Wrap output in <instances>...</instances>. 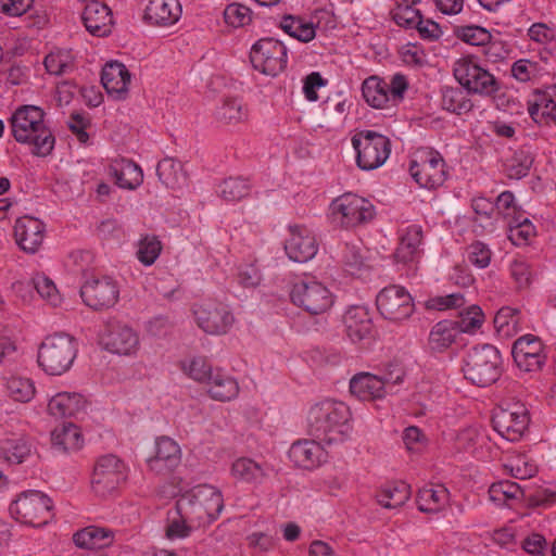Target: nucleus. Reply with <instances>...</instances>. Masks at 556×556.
<instances>
[{
    "label": "nucleus",
    "mask_w": 556,
    "mask_h": 556,
    "mask_svg": "<svg viewBox=\"0 0 556 556\" xmlns=\"http://www.w3.org/2000/svg\"><path fill=\"white\" fill-rule=\"evenodd\" d=\"M350 419V408L344 403L326 400L309 408L307 432L327 445L341 444L351 438Z\"/></svg>",
    "instance_id": "f257e3e1"
},
{
    "label": "nucleus",
    "mask_w": 556,
    "mask_h": 556,
    "mask_svg": "<svg viewBox=\"0 0 556 556\" xmlns=\"http://www.w3.org/2000/svg\"><path fill=\"white\" fill-rule=\"evenodd\" d=\"M11 131L20 143L31 146L37 156L51 154L55 138L45 123V112L39 106L23 105L15 110L10 118Z\"/></svg>",
    "instance_id": "f03ea898"
},
{
    "label": "nucleus",
    "mask_w": 556,
    "mask_h": 556,
    "mask_svg": "<svg viewBox=\"0 0 556 556\" xmlns=\"http://www.w3.org/2000/svg\"><path fill=\"white\" fill-rule=\"evenodd\" d=\"M502 357L498 350L491 344H482L470 349L463 365L466 379L478 387H488L501 376Z\"/></svg>",
    "instance_id": "7ed1b4c3"
},
{
    "label": "nucleus",
    "mask_w": 556,
    "mask_h": 556,
    "mask_svg": "<svg viewBox=\"0 0 556 556\" xmlns=\"http://www.w3.org/2000/svg\"><path fill=\"white\" fill-rule=\"evenodd\" d=\"M77 355L75 339L66 333L49 336L38 351V364L49 375L67 371Z\"/></svg>",
    "instance_id": "20e7f679"
},
{
    "label": "nucleus",
    "mask_w": 556,
    "mask_h": 556,
    "mask_svg": "<svg viewBox=\"0 0 556 556\" xmlns=\"http://www.w3.org/2000/svg\"><path fill=\"white\" fill-rule=\"evenodd\" d=\"M9 513L21 523L42 527L52 519V502L42 492L28 490L10 504Z\"/></svg>",
    "instance_id": "39448f33"
},
{
    "label": "nucleus",
    "mask_w": 556,
    "mask_h": 556,
    "mask_svg": "<svg viewBox=\"0 0 556 556\" xmlns=\"http://www.w3.org/2000/svg\"><path fill=\"white\" fill-rule=\"evenodd\" d=\"M332 222L350 229L369 223L376 215L374 204L354 193H344L330 204Z\"/></svg>",
    "instance_id": "423d86ee"
},
{
    "label": "nucleus",
    "mask_w": 556,
    "mask_h": 556,
    "mask_svg": "<svg viewBox=\"0 0 556 556\" xmlns=\"http://www.w3.org/2000/svg\"><path fill=\"white\" fill-rule=\"evenodd\" d=\"M356 151V164L363 170H374L382 166L391 153L390 139L372 130H363L352 137Z\"/></svg>",
    "instance_id": "0eeeda50"
},
{
    "label": "nucleus",
    "mask_w": 556,
    "mask_h": 556,
    "mask_svg": "<svg viewBox=\"0 0 556 556\" xmlns=\"http://www.w3.org/2000/svg\"><path fill=\"white\" fill-rule=\"evenodd\" d=\"M409 173L420 187L428 189L440 187L446 179L444 159L433 149H418L410 161Z\"/></svg>",
    "instance_id": "6e6552de"
},
{
    "label": "nucleus",
    "mask_w": 556,
    "mask_h": 556,
    "mask_svg": "<svg viewBox=\"0 0 556 556\" xmlns=\"http://www.w3.org/2000/svg\"><path fill=\"white\" fill-rule=\"evenodd\" d=\"M453 73L459 85L472 93L492 96L500 88L496 78L472 56L457 60Z\"/></svg>",
    "instance_id": "1a4fd4ad"
},
{
    "label": "nucleus",
    "mask_w": 556,
    "mask_h": 556,
    "mask_svg": "<svg viewBox=\"0 0 556 556\" xmlns=\"http://www.w3.org/2000/svg\"><path fill=\"white\" fill-rule=\"evenodd\" d=\"M291 301L312 315L326 313L334 302L333 294L321 282L316 280H301L293 285Z\"/></svg>",
    "instance_id": "9d476101"
},
{
    "label": "nucleus",
    "mask_w": 556,
    "mask_h": 556,
    "mask_svg": "<svg viewBox=\"0 0 556 556\" xmlns=\"http://www.w3.org/2000/svg\"><path fill=\"white\" fill-rule=\"evenodd\" d=\"M378 312L392 323H402L415 312V303L409 292L401 286L383 288L376 298Z\"/></svg>",
    "instance_id": "9b49d317"
},
{
    "label": "nucleus",
    "mask_w": 556,
    "mask_h": 556,
    "mask_svg": "<svg viewBox=\"0 0 556 556\" xmlns=\"http://www.w3.org/2000/svg\"><path fill=\"white\" fill-rule=\"evenodd\" d=\"M253 67L270 76L281 73L287 65V48L274 38H262L253 45L250 53Z\"/></svg>",
    "instance_id": "f8f14e48"
},
{
    "label": "nucleus",
    "mask_w": 556,
    "mask_h": 556,
    "mask_svg": "<svg viewBox=\"0 0 556 556\" xmlns=\"http://www.w3.org/2000/svg\"><path fill=\"white\" fill-rule=\"evenodd\" d=\"M84 303L94 311L113 307L119 298V287L110 276L91 277L80 287Z\"/></svg>",
    "instance_id": "ddd939ff"
},
{
    "label": "nucleus",
    "mask_w": 556,
    "mask_h": 556,
    "mask_svg": "<svg viewBox=\"0 0 556 556\" xmlns=\"http://www.w3.org/2000/svg\"><path fill=\"white\" fill-rule=\"evenodd\" d=\"M496 432L510 442L519 441L527 431L530 422L528 409L516 403L506 408H498L492 418Z\"/></svg>",
    "instance_id": "4468645a"
},
{
    "label": "nucleus",
    "mask_w": 556,
    "mask_h": 556,
    "mask_svg": "<svg viewBox=\"0 0 556 556\" xmlns=\"http://www.w3.org/2000/svg\"><path fill=\"white\" fill-rule=\"evenodd\" d=\"M126 479L124 463L115 455H104L100 457L94 466L92 473L93 491L105 496L115 491Z\"/></svg>",
    "instance_id": "2eb2a0df"
},
{
    "label": "nucleus",
    "mask_w": 556,
    "mask_h": 556,
    "mask_svg": "<svg viewBox=\"0 0 556 556\" xmlns=\"http://www.w3.org/2000/svg\"><path fill=\"white\" fill-rule=\"evenodd\" d=\"M198 326L208 334H225L233 325L235 317L222 302L207 301L194 309Z\"/></svg>",
    "instance_id": "dca6fc26"
},
{
    "label": "nucleus",
    "mask_w": 556,
    "mask_h": 556,
    "mask_svg": "<svg viewBox=\"0 0 556 556\" xmlns=\"http://www.w3.org/2000/svg\"><path fill=\"white\" fill-rule=\"evenodd\" d=\"M104 348L118 355H135L140 348L139 334L130 326L110 321L102 337Z\"/></svg>",
    "instance_id": "f3484780"
},
{
    "label": "nucleus",
    "mask_w": 556,
    "mask_h": 556,
    "mask_svg": "<svg viewBox=\"0 0 556 556\" xmlns=\"http://www.w3.org/2000/svg\"><path fill=\"white\" fill-rule=\"evenodd\" d=\"M181 462L180 446L168 437L157 438L154 455L147 459L151 472L166 477L169 476Z\"/></svg>",
    "instance_id": "a211bd4d"
},
{
    "label": "nucleus",
    "mask_w": 556,
    "mask_h": 556,
    "mask_svg": "<svg viewBox=\"0 0 556 556\" xmlns=\"http://www.w3.org/2000/svg\"><path fill=\"white\" fill-rule=\"evenodd\" d=\"M511 354L517 366L523 371H538L545 362L543 344L533 334H526L516 340Z\"/></svg>",
    "instance_id": "6ab92c4d"
},
{
    "label": "nucleus",
    "mask_w": 556,
    "mask_h": 556,
    "mask_svg": "<svg viewBox=\"0 0 556 556\" xmlns=\"http://www.w3.org/2000/svg\"><path fill=\"white\" fill-rule=\"evenodd\" d=\"M289 232L285 250L290 260L305 263L316 255L318 251L316 238L307 227L293 225L289 227Z\"/></svg>",
    "instance_id": "aec40b11"
},
{
    "label": "nucleus",
    "mask_w": 556,
    "mask_h": 556,
    "mask_svg": "<svg viewBox=\"0 0 556 556\" xmlns=\"http://www.w3.org/2000/svg\"><path fill=\"white\" fill-rule=\"evenodd\" d=\"M344 332L354 343L370 340L374 337V323L366 306L352 305L343 317Z\"/></svg>",
    "instance_id": "412c9836"
},
{
    "label": "nucleus",
    "mask_w": 556,
    "mask_h": 556,
    "mask_svg": "<svg viewBox=\"0 0 556 556\" xmlns=\"http://www.w3.org/2000/svg\"><path fill=\"white\" fill-rule=\"evenodd\" d=\"M182 9L178 0H148L143 21L151 26L168 27L181 17Z\"/></svg>",
    "instance_id": "4be33fe9"
},
{
    "label": "nucleus",
    "mask_w": 556,
    "mask_h": 556,
    "mask_svg": "<svg viewBox=\"0 0 556 556\" xmlns=\"http://www.w3.org/2000/svg\"><path fill=\"white\" fill-rule=\"evenodd\" d=\"M45 224L35 217L23 216L17 218L14 226V236L20 248L27 253H36L45 238Z\"/></svg>",
    "instance_id": "5701e85b"
},
{
    "label": "nucleus",
    "mask_w": 556,
    "mask_h": 556,
    "mask_svg": "<svg viewBox=\"0 0 556 556\" xmlns=\"http://www.w3.org/2000/svg\"><path fill=\"white\" fill-rule=\"evenodd\" d=\"M316 440H299L291 445L289 458L296 467L311 470L327 460V453Z\"/></svg>",
    "instance_id": "b1692460"
},
{
    "label": "nucleus",
    "mask_w": 556,
    "mask_h": 556,
    "mask_svg": "<svg viewBox=\"0 0 556 556\" xmlns=\"http://www.w3.org/2000/svg\"><path fill=\"white\" fill-rule=\"evenodd\" d=\"M81 18L86 29L93 36L104 37L112 30L111 9L97 0H91L86 4Z\"/></svg>",
    "instance_id": "393cba45"
},
{
    "label": "nucleus",
    "mask_w": 556,
    "mask_h": 556,
    "mask_svg": "<svg viewBox=\"0 0 556 556\" xmlns=\"http://www.w3.org/2000/svg\"><path fill=\"white\" fill-rule=\"evenodd\" d=\"M130 73L127 67L117 61L109 62L101 73V83L108 93L122 99L128 91Z\"/></svg>",
    "instance_id": "a878e982"
},
{
    "label": "nucleus",
    "mask_w": 556,
    "mask_h": 556,
    "mask_svg": "<svg viewBox=\"0 0 556 556\" xmlns=\"http://www.w3.org/2000/svg\"><path fill=\"white\" fill-rule=\"evenodd\" d=\"M424 231L420 225H409L401 230L400 243L395 251L397 262L408 263L415 261L421 254Z\"/></svg>",
    "instance_id": "bb28decb"
},
{
    "label": "nucleus",
    "mask_w": 556,
    "mask_h": 556,
    "mask_svg": "<svg viewBox=\"0 0 556 556\" xmlns=\"http://www.w3.org/2000/svg\"><path fill=\"white\" fill-rule=\"evenodd\" d=\"M386 380L370 372H359L350 381V390L353 395L362 401H374L386 395Z\"/></svg>",
    "instance_id": "cd10ccee"
},
{
    "label": "nucleus",
    "mask_w": 556,
    "mask_h": 556,
    "mask_svg": "<svg viewBox=\"0 0 556 556\" xmlns=\"http://www.w3.org/2000/svg\"><path fill=\"white\" fill-rule=\"evenodd\" d=\"M86 407V400L78 392H59L48 403V412L56 418L75 417Z\"/></svg>",
    "instance_id": "c85d7f7f"
},
{
    "label": "nucleus",
    "mask_w": 556,
    "mask_h": 556,
    "mask_svg": "<svg viewBox=\"0 0 556 556\" xmlns=\"http://www.w3.org/2000/svg\"><path fill=\"white\" fill-rule=\"evenodd\" d=\"M208 395L219 402L235 400L240 391L238 381L219 368H216L206 382Z\"/></svg>",
    "instance_id": "c756f323"
},
{
    "label": "nucleus",
    "mask_w": 556,
    "mask_h": 556,
    "mask_svg": "<svg viewBox=\"0 0 556 556\" xmlns=\"http://www.w3.org/2000/svg\"><path fill=\"white\" fill-rule=\"evenodd\" d=\"M198 527L193 521L187 519V515L181 510L180 504L176 501L175 506L167 510L164 532L166 539L174 541L186 539L191 535Z\"/></svg>",
    "instance_id": "7c9ffc66"
},
{
    "label": "nucleus",
    "mask_w": 556,
    "mask_h": 556,
    "mask_svg": "<svg viewBox=\"0 0 556 556\" xmlns=\"http://www.w3.org/2000/svg\"><path fill=\"white\" fill-rule=\"evenodd\" d=\"M110 174L115 184L123 189L135 190L143 181V173L139 165L130 160H121L110 166Z\"/></svg>",
    "instance_id": "2f4dec72"
},
{
    "label": "nucleus",
    "mask_w": 556,
    "mask_h": 556,
    "mask_svg": "<svg viewBox=\"0 0 556 556\" xmlns=\"http://www.w3.org/2000/svg\"><path fill=\"white\" fill-rule=\"evenodd\" d=\"M114 533L105 528L86 527L73 535L76 546L87 549H102L113 543Z\"/></svg>",
    "instance_id": "473e14b6"
},
{
    "label": "nucleus",
    "mask_w": 556,
    "mask_h": 556,
    "mask_svg": "<svg viewBox=\"0 0 556 556\" xmlns=\"http://www.w3.org/2000/svg\"><path fill=\"white\" fill-rule=\"evenodd\" d=\"M231 475L239 481L258 484L267 477V467L250 457H239L231 465Z\"/></svg>",
    "instance_id": "72a5a7b5"
},
{
    "label": "nucleus",
    "mask_w": 556,
    "mask_h": 556,
    "mask_svg": "<svg viewBox=\"0 0 556 556\" xmlns=\"http://www.w3.org/2000/svg\"><path fill=\"white\" fill-rule=\"evenodd\" d=\"M51 442L59 451L73 452L83 446L84 439L79 428L72 422H67L53 429Z\"/></svg>",
    "instance_id": "f704fd0d"
},
{
    "label": "nucleus",
    "mask_w": 556,
    "mask_h": 556,
    "mask_svg": "<svg viewBox=\"0 0 556 556\" xmlns=\"http://www.w3.org/2000/svg\"><path fill=\"white\" fill-rule=\"evenodd\" d=\"M279 28L301 42H309L316 36L314 23L302 16L283 15L279 22Z\"/></svg>",
    "instance_id": "c9c22d12"
},
{
    "label": "nucleus",
    "mask_w": 556,
    "mask_h": 556,
    "mask_svg": "<svg viewBox=\"0 0 556 556\" xmlns=\"http://www.w3.org/2000/svg\"><path fill=\"white\" fill-rule=\"evenodd\" d=\"M362 93L365 101L375 109H383L390 102L389 85L378 76H370L363 81Z\"/></svg>",
    "instance_id": "e433bc0d"
},
{
    "label": "nucleus",
    "mask_w": 556,
    "mask_h": 556,
    "mask_svg": "<svg viewBox=\"0 0 556 556\" xmlns=\"http://www.w3.org/2000/svg\"><path fill=\"white\" fill-rule=\"evenodd\" d=\"M489 497L496 505L511 507L525 497V492L518 483L505 480L491 484Z\"/></svg>",
    "instance_id": "4c0bfd02"
},
{
    "label": "nucleus",
    "mask_w": 556,
    "mask_h": 556,
    "mask_svg": "<svg viewBox=\"0 0 556 556\" xmlns=\"http://www.w3.org/2000/svg\"><path fill=\"white\" fill-rule=\"evenodd\" d=\"M458 333L456 324L448 320L437 323L428 338V345L433 352H443L455 341Z\"/></svg>",
    "instance_id": "58836bf2"
},
{
    "label": "nucleus",
    "mask_w": 556,
    "mask_h": 556,
    "mask_svg": "<svg viewBox=\"0 0 556 556\" xmlns=\"http://www.w3.org/2000/svg\"><path fill=\"white\" fill-rule=\"evenodd\" d=\"M448 503V491L442 485L424 488L417 495V505L424 513H439Z\"/></svg>",
    "instance_id": "ea45409f"
},
{
    "label": "nucleus",
    "mask_w": 556,
    "mask_h": 556,
    "mask_svg": "<svg viewBox=\"0 0 556 556\" xmlns=\"http://www.w3.org/2000/svg\"><path fill=\"white\" fill-rule=\"evenodd\" d=\"M248 116V108L239 98H226L216 112L217 119L226 125L243 123Z\"/></svg>",
    "instance_id": "a19ab883"
},
{
    "label": "nucleus",
    "mask_w": 556,
    "mask_h": 556,
    "mask_svg": "<svg viewBox=\"0 0 556 556\" xmlns=\"http://www.w3.org/2000/svg\"><path fill=\"white\" fill-rule=\"evenodd\" d=\"M410 496V488L405 482L386 485L378 494L377 501L384 508H397L405 504Z\"/></svg>",
    "instance_id": "79ce46f5"
},
{
    "label": "nucleus",
    "mask_w": 556,
    "mask_h": 556,
    "mask_svg": "<svg viewBox=\"0 0 556 556\" xmlns=\"http://www.w3.org/2000/svg\"><path fill=\"white\" fill-rule=\"evenodd\" d=\"M442 108L457 115L471 111L473 104L466 92L458 87H445L442 90Z\"/></svg>",
    "instance_id": "37998d69"
},
{
    "label": "nucleus",
    "mask_w": 556,
    "mask_h": 556,
    "mask_svg": "<svg viewBox=\"0 0 556 556\" xmlns=\"http://www.w3.org/2000/svg\"><path fill=\"white\" fill-rule=\"evenodd\" d=\"M181 510L187 515L189 521H193L197 527L212 522L214 519L206 508L199 504V500L194 496L193 491L181 495L178 500Z\"/></svg>",
    "instance_id": "c03bdc74"
},
{
    "label": "nucleus",
    "mask_w": 556,
    "mask_h": 556,
    "mask_svg": "<svg viewBox=\"0 0 556 556\" xmlns=\"http://www.w3.org/2000/svg\"><path fill=\"white\" fill-rule=\"evenodd\" d=\"M194 496L199 500L212 518L215 520L224 508L223 495L213 485L202 484L192 489Z\"/></svg>",
    "instance_id": "a18cd8bd"
},
{
    "label": "nucleus",
    "mask_w": 556,
    "mask_h": 556,
    "mask_svg": "<svg viewBox=\"0 0 556 556\" xmlns=\"http://www.w3.org/2000/svg\"><path fill=\"white\" fill-rule=\"evenodd\" d=\"M31 448L29 442L22 437L8 438L2 441L0 455L11 464H22L29 455Z\"/></svg>",
    "instance_id": "49530a36"
},
{
    "label": "nucleus",
    "mask_w": 556,
    "mask_h": 556,
    "mask_svg": "<svg viewBox=\"0 0 556 556\" xmlns=\"http://www.w3.org/2000/svg\"><path fill=\"white\" fill-rule=\"evenodd\" d=\"M163 250V244L157 236L144 235L137 243L136 256L144 266L153 265Z\"/></svg>",
    "instance_id": "de8ad7c7"
},
{
    "label": "nucleus",
    "mask_w": 556,
    "mask_h": 556,
    "mask_svg": "<svg viewBox=\"0 0 556 556\" xmlns=\"http://www.w3.org/2000/svg\"><path fill=\"white\" fill-rule=\"evenodd\" d=\"M520 312L509 306L502 307L494 317V326L497 332L504 337L516 334L520 327Z\"/></svg>",
    "instance_id": "09e8293b"
},
{
    "label": "nucleus",
    "mask_w": 556,
    "mask_h": 556,
    "mask_svg": "<svg viewBox=\"0 0 556 556\" xmlns=\"http://www.w3.org/2000/svg\"><path fill=\"white\" fill-rule=\"evenodd\" d=\"M218 193L227 202L240 201L250 193V185L243 178L229 177L219 185Z\"/></svg>",
    "instance_id": "8fccbe9b"
},
{
    "label": "nucleus",
    "mask_w": 556,
    "mask_h": 556,
    "mask_svg": "<svg viewBox=\"0 0 556 556\" xmlns=\"http://www.w3.org/2000/svg\"><path fill=\"white\" fill-rule=\"evenodd\" d=\"M509 233L508 238L515 245H526L535 236V227L528 219H520V216L508 222Z\"/></svg>",
    "instance_id": "3c124183"
},
{
    "label": "nucleus",
    "mask_w": 556,
    "mask_h": 556,
    "mask_svg": "<svg viewBox=\"0 0 556 556\" xmlns=\"http://www.w3.org/2000/svg\"><path fill=\"white\" fill-rule=\"evenodd\" d=\"M9 395L16 402H29L36 393L34 382L28 378L11 377L7 381Z\"/></svg>",
    "instance_id": "603ef678"
},
{
    "label": "nucleus",
    "mask_w": 556,
    "mask_h": 556,
    "mask_svg": "<svg viewBox=\"0 0 556 556\" xmlns=\"http://www.w3.org/2000/svg\"><path fill=\"white\" fill-rule=\"evenodd\" d=\"M45 67L53 75H64L73 71L74 58L68 51H55L45 58Z\"/></svg>",
    "instance_id": "864d4df0"
},
{
    "label": "nucleus",
    "mask_w": 556,
    "mask_h": 556,
    "mask_svg": "<svg viewBox=\"0 0 556 556\" xmlns=\"http://www.w3.org/2000/svg\"><path fill=\"white\" fill-rule=\"evenodd\" d=\"M485 439L484 433L477 427H466L455 437V448L458 452L473 453Z\"/></svg>",
    "instance_id": "5fc2aeb1"
},
{
    "label": "nucleus",
    "mask_w": 556,
    "mask_h": 556,
    "mask_svg": "<svg viewBox=\"0 0 556 556\" xmlns=\"http://www.w3.org/2000/svg\"><path fill=\"white\" fill-rule=\"evenodd\" d=\"M182 371L198 382L206 383L215 369L205 357L197 356L181 363Z\"/></svg>",
    "instance_id": "6e6d98bb"
},
{
    "label": "nucleus",
    "mask_w": 556,
    "mask_h": 556,
    "mask_svg": "<svg viewBox=\"0 0 556 556\" xmlns=\"http://www.w3.org/2000/svg\"><path fill=\"white\" fill-rule=\"evenodd\" d=\"M505 469L516 479L532 478L538 472V466L526 455H517L504 465Z\"/></svg>",
    "instance_id": "4d7b16f0"
},
{
    "label": "nucleus",
    "mask_w": 556,
    "mask_h": 556,
    "mask_svg": "<svg viewBox=\"0 0 556 556\" xmlns=\"http://www.w3.org/2000/svg\"><path fill=\"white\" fill-rule=\"evenodd\" d=\"M511 74L517 80L521 83H527L542 76L543 68L540 66L538 62L521 59L513 64Z\"/></svg>",
    "instance_id": "13d9d810"
},
{
    "label": "nucleus",
    "mask_w": 556,
    "mask_h": 556,
    "mask_svg": "<svg viewBox=\"0 0 556 556\" xmlns=\"http://www.w3.org/2000/svg\"><path fill=\"white\" fill-rule=\"evenodd\" d=\"M34 288L37 290L39 295L49 302L53 306H58L61 303L60 293L54 282L45 275L37 274L31 279Z\"/></svg>",
    "instance_id": "bf43d9fd"
},
{
    "label": "nucleus",
    "mask_w": 556,
    "mask_h": 556,
    "mask_svg": "<svg viewBox=\"0 0 556 556\" xmlns=\"http://www.w3.org/2000/svg\"><path fill=\"white\" fill-rule=\"evenodd\" d=\"M483 321L484 314L482 309L477 305H471L459 314L457 330L462 332H473L482 326Z\"/></svg>",
    "instance_id": "052dcab7"
},
{
    "label": "nucleus",
    "mask_w": 556,
    "mask_h": 556,
    "mask_svg": "<svg viewBox=\"0 0 556 556\" xmlns=\"http://www.w3.org/2000/svg\"><path fill=\"white\" fill-rule=\"evenodd\" d=\"M251 10L240 3L228 4L224 11L225 22L232 27H242L252 21Z\"/></svg>",
    "instance_id": "680f3d73"
},
{
    "label": "nucleus",
    "mask_w": 556,
    "mask_h": 556,
    "mask_svg": "<svg viewBox=\"0 0 556 556\" xmlns=\"http://www.w3.org/2000/svg\"><path fill=\"white\" fill-rule=\"evenodd\" d=\"M457 36L471 46H485L491 41V34L480 26H463L457 29Z\"/></svg>",
    "instance_id": "e2e57ef3"
},
{
    "label": "nucleus",
    "mask_w": 556,
    "mask_h": 556,
    "mask_svg": "<svg viewBox=\"0 0 556 556\" xmlns=\"http://www.w3.org/2000/svg\"><path fill=\"white\" fill-rule=\"evenodd\" d=\"M180 165L172 159L162 160L156 166V174L159 179L166 187L175 188L179 182L178 172Z\"/></svg>",
    "instance_id": "0e129e2a"
},
{
    "label": "nucleus",
    "mask_w": 556,
    "mask_h": 556,
    "mask_svg": "<svg viewBox=\"0 0 556 556\" xmlns=\"http://www.w3.org/2000/svg\"><path fill=\"white\" fill-rule=\"evenodd\" d=\"M491 250L481 241H476L467 248L468 261L478 268L488 267L491 262Z\"/></svg>",
    "instance_id": "69168bd1"
},
{
    "label": "nucleus",
    "mask_w": 556,
    "mask_h": 556,
    "mask_svg": "<svg viewBox=\"0 0 556 556\" xmlns=\"http://www.w3.org/2000/svg\"><path fill=\"white\" fill-rule=\"evenodd\" d=\"M420 17V12L412 5L397 4L393 13L394 22L405 28H416Z\"/></svg>",
    "instance_id": "338daca9"
},
{
    "label": "nucleus",
    "mask_w": 556,
    "mask_h": 556,
    "mask_svg": "<svg viewBox=\"0 0 556 556\" xmlns=\"http://www.w3.org/2000/svg\"><path fill=\"white\" fill-rule=\"evenodd\" d=\"M494 210L508 220H513L520 216L515 202V195L508 190L503 191L497 197L496 202L494 203Z\"/></svg>",
    "instance_id": "774afa93"
}]
</instances>
